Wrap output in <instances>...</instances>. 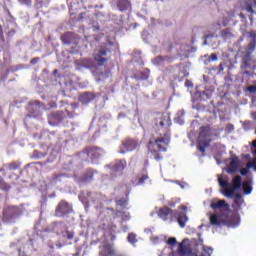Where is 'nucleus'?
<instances>
[{
  "mask_svg": "<svg viewBox=\"0 0 256 256\" xmlns=\"http://www.w3.org/2000/svg\"><path fill=\"white\" fill-rule=\"evenodd\" d=\"M155 128L158 131H165L160 134L158 138L150 139L148 142V151L151 153L156 161H161L163 156L161 153L167 151V145L171 143V134L169 133V127H171V118L169 115L163 113L159 114L155 119Z\"/></svg>",
  "mask_w": 256,
  "mask_h": 256,
  "instance_id": "1",
  "label": "nucleus"
},
{
  "mask_svg": "<svg viewBox=\"0 0 256 256\" xmlns=\"http://www.w3.org/2000/svg\"><path fill=\"white\" fill-rule=\"evenodd\" d=\"M114 47H115V44L110 42V43L104 44V45L100 46V48L94 50L93 59L99 67H103V65H105V63H107V61H109V59H111V53H113Z\"/></svg>",
  "mask_w": 256,
  "mask_h": 256,
  "instance_id": "2",
  "label": "nucleus"
},
{
  "mask_svg": "<svg viewBox=\"0 0 256 256\" xmlns=\"http://www.w3.org/2000/svg\"><path fill=\"white\" fill-rule=\"evenodd\" d=\"M241 181L242 179L240 175L235 176L232 179L231 188H229V182L227 180H224L223 177L218 178L220 187L224 188L222 193L225 197H233V195H235V191H239V189H241V186L243 185Z\"/></svg>",
  "mask_w": 256,
  "mask_h": 256,
  "instance_id": "3",
  "label": "nucleus"
},
{
  "mask_svg": "<svg viewBox=\"0 0 256 256\" xmlns=\"http://www.w3.org/2000/svg\"><path fill=\"white\" fill-rule=\"evenodd\" d=\"M105 155V150L98 146H90L86 147L82 152L78 154V157L82 159V161H97V159H101Z\"/></svg>",
  "mask_w": 256,
  "mask_h": 256,
  "instance_id": "4",
  "label": "nucleus"
},
{
  "mask_svg": "<svg viewBox=\"0 0 256 256\" xmlns=\"http://www.w3.org/2000/svg\"><path fill=\"white\" fill-rule=\"evenodd\" d=\"M22 213L23 211L19 206H6L2 211V221L3 223H15L21 217Z\"/></svg>",
  "mask_w": 256,
  "mask_h": 256,
  "instance_id": "5",
  "label": "nucleus"
},
{
  "mask_svg": "<svg viewBox=\"0 0 256 256\" xmlns=\"http://www.w3.org/2000/svg\"><path fill=\"white\" fill-rule=\"evenodd\" d=\"M141 146V142L135 138H125L121 141L120 153H131V151H135L139 149Z\"/></svg>",
  "mask_w": 256,
  "mask_h": 256,
  "instance_id": "6",
  "label": "nucleus"
},
{
  "mask_svg": "<svg viewBox=\"0 0 256 256\" xmlns=\"http://www.w3.org/2000/svg\"><path fill=\"white\" fill-rule=\"evenodd\" d=\"M209 128L202 126L200 128L199 136H198V144L197 149L200 153H205L206 149L209 147Z\"/></svg>",
  "mask_w": 256,
  "mask_h": 256,
  "instance_id": "7",
  "label": "nucleus"
},
{
  "mask_svg": "<svg viewBox=\"0 0 256 256\" xmlns=\"http://www.w3.org/2000/svg\"><path fill=\"white\" fill-rule=\"evenodd\" d=\"M53 231H55L60 239H68V241H72L73 237H75V232L67 230V226H65L63 222L54 223Z\"/></svg>",
  "mask_w": 256,
  "mask_h": 256,
  "instance_id": "8",
  "label": "nucleus"
},
{
  "mask_svg": "<svg viewBox=\"0 0 256 256\" xmlns=\"http://www.w3.org/2000/svg\"><path fill=\"white\" fill-rule=\"evenodd\" d=\"M73 213V205H71L67 200H61L55 209V217H65Z\"/></svg>",
  "mask_w": 256,
  "mask_h": 256,
  "instance_id": "9",
  "label": "nucleus"
},
{
  "mask_svg": "<svg viewBox=\"0 0 256 256\" xmlns=\"http://www.w3.org/2000/svg\"><path fill=\"white\" fill-rule=\"evenodd\" d=\"M65 112L59 111V112H53L48 115V123L52 127H55L56 125H59V123L63 122L65 120Z\"/></svg>",
  "mask_w": 256,
  "mask_h": 256,
  "instance_id": "10",
  "label": "nucleus"
},
{
  "mask_svg": "<svg viewBox=\"0 0 256 256\" xmlns=\"http://www.w3.org/2000/svg\"><path fill=\"white\" fill-rule=\"evenodd\" d=\"M158 217H160V219H162L163 221H167L168 219H173V217H177V211L165 206L159 209Z\"/></svg>",
  "mask_w": 256,
  "mask_h": 256,
  "instance_id": "11",
  "label": "nucleus"
},
{
  "mask_svg": "<svg viewBox=\"0 0 256 256\" xmlns=\"http://www.w3.org/2000/svg\"><path fill=\"white\" fill-rule=\"evenodd\" d=\"M95 173H97L96 170H93L92 168L87 169L82 176L79 177L78 183H91L93 181V177L95 176Z\"/></svg>",
  "mask_w": 256,
  "mask_h": 256,
  "instance_id": "12",
  "label": "nucleus"
},
{
  "mask_svg": "<svg viewBox=\"0 0 256 256\" xmlns=\"http://www.w3.org/2000/svg\"><path fill=\"white\" fill-rule=\"evenodd\" d=\"M28 112L30 113V117H39V113L41 112V102H30L28 104Z\"/></svg>",
  "mask_w": 256,
  "mask_h": 256,
  "instance_id": "13",
  "label": "nucleus"
},
{
  "mask_svg": "<svg viewBox=\"0 0 256 256\" xmlns=\"http://www.w3.org/2000/svg\"><path fill=\"white\" fill-rule=\"evenodd\" d=\"M47 151H49V147L42 145L40 146V150H34L32 153V159H44L47 157Z\"/></svg>",
  "mask_w": 256,
  "mask_h": 256,
  "instance_id": "14",
  "label": "nucleus"
},
{
  "mask_svg": "<svg viewBox=\"0 0 256 256\" xmlns=\"http://www.w3.org/2000/svg\"><path fill=\"white\" fill-rule=\"evenodd\" d=\"M210 224L216 227H221V225H228V222L226 219L221 218V216L213 214L210 216Z\"/></svg>",
  "mask_w": 256,
  "mask_h": 256,
  "instance_id": "15",
  "label": "nucleus"
},
{
  "mask_svg": "<svg viewBox=\"0 0 256 256\" xmlns=\"http://www.w3.org/2000/svg\"><path fill=\"white\" fill-rule=\"evenodd\" d=\"M149 75H151V70L144 68L143 71L134 74L133 79H136L137 81H147Z\"/></svg>",
  "mask_w": 256,
  "mask_h": 256,
  "instance_id": "16",
  "label": "nucleus"
},
{
  "mask_svg": "<svg viewBox=\"0 0 256 256\" xmlns=\"http://www.w3.org/2000/svg\"><path fill=\"white\" fill-rule=\"evenodd\" d=\"M242 189L244 195H251L253 193V179L250 178L242 183Z\"/></svg>",
  "mask_w": 256,
  "mask_h": 256,
  "instance_id": "17",
  "label": "nucleus"
},
{
  "mask_svg": "<svg viewBox=\"0 0 256 256\" xmlns=\"http://www.w3.org/2000/svg\"><path fill=\"white\" fill-rule=\"evenodd\" d=\"M239 169V158L237 156H233L231 162L229 163L227 173H237Z\"/></svg>",
  "mask_w": 256,
  "mask_h": 256,
  "instance_id": "18",
  "label": "nucleus"
},
{
  "mask_svg": "<svg viewBox=\"0 0 256 256\" xmlns=\"http://www.w3.org/2000/svg\"><path fill=\"white\" fill-rule=\"evenodd\" d=\"M211 209L217 210V209H223V207H226V209H229V204L225 202V200H212L210 203Z\"/></svg>",
  "mask_w": 256,
  "mask_h": 256,
  "instance_id": "19",
  "label": "nucleus"
},
{
  "mask_svg": "<svg viewBox=\"0 0 256 256\" xmlns=\"http://www.w3.org/2000/svg\"><path fill=\"white\" fill-rule=\"evenodd\" d=\"M60 39L64 45H71V43H73V39H75V35L72 32H66L61 35Z\"/></svg>",
  "mask_w": 256,
  "mask_h": 256,
  "instance_id": "20",
  "label": "nucleus"
},
{
  "mask_svg": "<svg viewBox=\"0 0 256 256\" xmlns=\"http://www.w3.org/2000/svg\"><path fill=\"white\" fill-rule=\"evenodd\" d=\"M127 167V161L125 160H120L114 166L112 167V171L115 173H123L125 171V168Z\"/></svg>",
  "mask_w": 256,
  "mask_h": 256,
  "instance_id": "21",
  "label": "nucleus"
},
{
  "mask_svg": "<svg viewBox=\"0 0 256 256\" xmlns=\"http://www.w3.org/2000/svg\"><path fill=\"white\" fill-rule=\"evenodd\" d=\"M145 181H149V173L146 168L142 171L141 176L136 179V185H145Z\"/></svg>",
  "mask_w": 256,
  "mask_h": 256,
  "instance_id": "22",
  "label": "nucleus"
},
{
  "mask_svg": "<svg viewBox=\"0 0 256 256\" xmlns=\"http://www.w3.org/2000/svg\"><path fill=\"white\" fill-rule=\"evenodd\" d=\"M117 7L119 11H127L131 8V2L129 0H119L117 2Z\"/></svg>",
  "mask_w": 256,
  "mask_h": 256,
  "instance_id": "23",
  "label": "nucleus"
},
{
  "mask_svg": "<svg viewBox=\"0 0 256 256\" xmlns=\"http://www.w3.org/2000/svg\"><path fill=\"white\" fill-rule=\"evenodd\" d=\"M178 217V223L180 225V227L183 229L185 228L186 223L189 221V217H187V214L180 212L179 214H177Z\"/></svg>",
  "mask_w": 256,
  "mask_h": 256,
  "instance_id": "24",
  "label": "nucleus"
},
{
  "mask_svg": "<svg viewBox=\"0 0 256 256\" xmlns=\"http://www.w3.org/2000/svg\"><path fill=\"white\" fill-rule=\"evenodd\" d=\"M96 97H97V95H95V93L85 92L82 95L81 99H82L83 103H85L87 105V103H91V101H93Z\"/></svg>",
  "mask_w": 256,
  "mask_h": 256,
  "instance_id": "25",
  "label": "nucleus"
},
{
  "mask_svg": "<svg viewBox=\"0 0 256 256\" xmlns=\"http://www.w3.org/2000/svg\"><path fill=\"white\" fill-rule=\"evenodd\" d=\"M64 179H69V174L67 173H57L52 177L53 183H61Z\"/></svg>",
  "mask_w": 256,
  "mask_h": 256,
  "instance_id": "26",
  "label": "nucleus"
},
{
  "mask_svg": "<svg viewBox=\"0 0 256 256\" xmlns=\"http://www.w3.org/2000/svg\"><path fill=\"white\" fill-rule=\"evenodd\" d=\"M79 199L82 203H84V205H88L90 201H93V203L95 201V199L91 198V192L82 193L79 196Z\"/></svg>",
  "mask_w": 256,
  "mask_h": 256,
  "instance_id": "27",
  "label": "nucleus"
},
{
  "mask_svg": "<svg viewBox=\"0 0 256 256\" xmlns=\"http://www.w3.org/2000/svg\"><path fill=\"white\" fill-rule=\"evenodd\" d=\"M100 255L102 256H114L115 250L112 249L109 245H104L102 251L100 252Z\"/></svg>",
  "mask_w": 256,
  "mask_h": 256,
  "instance_id": "28",
  "label": "nucleus"
},
{
  "mask_svg": "<svg viewBox=\"0 0 256 256\" xmlns=\"http://www.w3.org/2000/svg\"><path fill=\"white\" fill-rule=\"evenodd\" d=\"M116 207H120V209H126L127 205H129V198L126 196V198H120L118 200H115Z\"/></svg>",
  "mask_w": 256,
  "mask_h": 256,
  "instance_id": "29",
  "label": "nucleus"
},
{
  "mask_svg": "<svg viewBox=\"0 0 256 256\" xmlns=\"http://www.w3.org/2000/svg\"><path fill=\"white\" fill-rule=\"evenodd\" d=\"M6 167L8 171H17V169H21V162H10L6 165Z\"/></svg>",
  "mask_w": 256,
  "mask_h": 256,
  "instance_id": "30",
  "label": "nucleus"
},
{
  "mask_svg": "<svg viewBox=\"0 0 256 256\" xmlns=\"http://www.w3.org/2000/svg\"><path fill=\"white\" fill-rule=\"evenodd\" d=\"M230 37H233V32H232L231 28H226L221 31L222 39H230Z\"/></svg>",
  "mask_w": 256,
  "mask_h": 256,
  "instance_id": "31",
  "label": "nucleus"
},
{
  "mask_svg": "<svg viewBox=\"0 0 256 256\" xmlns=\"http://www.w3.org/2000/svg\"><path fill=\"white\" fill-rule=\"evenodd\" d=\"M11 186L0 176V191H9Z\"/></svg>",
  "mask_w": 256,
  "mask_h": 256,
  "instance_id": "32",
  "label": "nucleus"
},
{
  "mask_svg": "<svg viewBox=\"0 0 256 256\" xmlns=\"http://www.w3.org/2000/svg\"><path fill=\"white\" fill-rule=\"evenodd\" d=\"M36 9H43V7H49V0H39L35 4Z\"/></svg>",
  "mask_w": 256,
  "mask_h": 256,
  "instance_id": "33",
  "label": "nucleus"
},
{
  "mask_svg": "<svg viewBox=\"0 0 256 256\" xmlns=\"http://www.w3.org/2000/svg\"><path fill=\"white\" fill-rule=\"evenodd\" d=\"M234 197H235L234 199L235 205H237L238 207H241V205H243V196L241 194H235Z\"/></svg>",
  "mask_w": 256,
  "mask_h": 256,
  "instance_id": "34",
  "label": "nucleus"
},
{
  "mask_svg": "<svg viewBox=\"0 0 256 256\" xmlns=\"http://www.w3.org/2000/svg\"><path fill=\"white\" fill-rule=\"evenodd\" d=\"M178 252L180 255H187L189 253L187 246H185L183 243L179 244Z\"/></svg>",
  "mask_w": 256,
  "mask_h": 256,
  "instance_id": "35",
  "label": "nucleus"
},
{
  "mask_svg": "<svg viewBox=\"0 0 256 256\" xmlns=\"http://www.w3.org/2000/svg\"><path fill=\"white\" fill-rule=\"evenodd\" d=\"M128 241L129 243H132V244L137 243V235H135L134 233H130L128 235Z\"/></svg>",
  "mask_w": 256,
  "mask_h": 256,
  "instance_id": "36",
  "label": "nucleus"
},
{
  "mask_svg": "<svg viewBox=\"0 0 256 256\" xmlns=\"http://www.w3.org/2000/svg\"><path fill=\"white\" fill-rule=\"evenodd\" d=\"M248 168L253 167L254 171H256V156L253 158V160L247 164Z\"/></svg>",
  "mask_w": 256,
  "mask_h": 256,
  "instance_id": "37",
  "label": "nucleus"
},
{
  "mask_svg": "<svg viewBox=\"0 0 256 256\" xmlns=\"http://www.w3.org/2000/svg\"><path fill=\"white\" fill-rule=\"evenodd\" d=\"M167 244L168 245H177V238H175V237L169 238L167 241Z\"/></svg>",
  "mask_w": 256,
  "mask_h": 256,
  "instance_id": "38",
  "label": "nucleus"
},
{
  "mask_svg": "<svg viewBox=\"0 0 256 256\" xmlns=\"http://www.w3.org/2000/svg\"><path fill=\"white\" fill-rule=\"evenodd\" d=\"M21 5H27L28 7L31 6V0H18Z\"/></svg>",
  "mask_w": 256,
  "mask_h": 256,
  "instance_id": "39",
  "label": "nucleus"
},
{
  "mask_svg": "<svg viewBox=\"0 0 256 256\" xmlns=\"http://www.w3.org/2000/svg\"><path fill=\"white\" fill-rule=\"evenodd\" d=\"M0 39L5 43V35L3 34V27L0 25Z\"/></svg>",
  "mask_w": 256,
  "mask_h": 256,
  "instance_id": "40",
  "label": "nucleus"
},
{
  "mask_svg": "<svg viewBox=\"0 0 256 256\" xmlns=\"http://www.w3.org/2000/svg\"><path fill=\"white\" fill-rule=\"evenodd\" d=\"M249 167H247L246 166V168H242L241 170H240V173H241V175H243V176H245V175H247V173H249Z\"/></svg>",
  "mask_w": 256,
  "mask_h": 256,
  "instance_id": "41",
  "label": "nucleus"
},
{
  "mask_svg": "<svg viewBox=\"0 0 256 256\" xmlns=\"http://www.w3.org/2000/svg\"><path fill=\"white\" fill-rule=\"evenodd\" d=\"M39 61H40V58L39 57H35V58L31 59L30 64L37 65V63H39Z\"/></svg>",
  "mask_w": 256,
  "mask_h": 256,
  "instance_id": "42",
  "label": "nucleus"
},
{
  "mask_svg": "<svg viewBox=\"0 0 256 256\" xmlns=\"http://www.w3.org/2000/svg\"><path fill=\"white\" fill-rule=\"evenodd\" d=\"M247 90L249 91V93H256V86L251 85L247 88Z\"/></svg>",
  "mask_w": 256,
  "mask_h": 256,
  "instance_id": "43",
  "label": "nucleus"
},
{
  "mask_svg": "<svg viewBox=\"0 0 256 256\" xmlns=\"http://www.w3.org/2000/svg\"><path fill=\"white\" fill-rule=\"evenodd\" d=\"M211 60L217 61V54H211Z\"/></svg>",
  "mask_w": 256,
  "mask_h": 256,
  "instance_id": "44",
  "label": "nucleus"
},
{
  "mask_svg": "<svg viewBox=\"0 0 256 256\" xmlns=\"http://www.w3.org/2000/svg\"><path fill=\"white\" fill-rule=\"evenodd\" d=\"M251 117L254 121H256V111L251 113Z\"/></svg>",
  "mask_w": 256,
  "mask_h": 256,
  "instance_id": "45",
  "label": "nucleus"
},
{
  "mask_svg": "<svg viewBox=\"0 0 256 256\" xmlns=\"http://www.w3.org/2000/svg\"><path fill=\"white\" fill-rule=\"evenodd\" d=\"M83 15H85V13H81L79 19H83Z\"/></svg>",
  "mask_w": 256,
  "mask_h": 256,
  "instance_id": "46",
  "label": "nucleus"
},
{
  "mask_svg": "<svg viewBox=\"0 0 256 256\" xmlns=\"http://www.w3.org/2000/svg\"><path fill=\"white\" fill-rule=\"evenodd\" d=\"M147 165H149V160H146V162H145L146 167H147Z\"/></svg>",
  "mask_w": 256,
  "mask_h": 256,
  "instance_id": "47",
  "label": "nucleus"
},
{
  "mask_svg": "<svg viewBox=\"0 0 256 256\" xmlns=\"http://www.w3.org/2000/svg\"><path fill=\"white\" fill-rule=\"evenodd\" d=\"M125 217H126V220H127V221H129V216H128V215H126Z\"/></svg>",
  "mask_w": 256,
  "mask_h": 256,
  "instance_id": "48",
  "label": "nucleus"
},
{
  "mask_svg": "<svg viewBox=\"0 0 256 256\" xmlns=\"http://www.w3.org/2000/svg\"><path fill=\"white\" fill-rule=\"evenodd\" d=\"M108 209V211H113V209L112 208H107Z\"/></svg>",
  "mask_w": 256,
  "mask_h": 256,
  "instance_id": "49",
  "label": "nucleus"
},
{
  "mask_svg": "<svg viewBox=\"0 0 256 256\" xmlns=\"http://www.w3.org/2000/svg\"><path fill=\"white\" fill-rule=\"evenodd\" d=\"M51 107H57V104L52 105Z\"/></svg>",
  "mask_w": 256,
  "mask_h": 256,
  "instance_id": "50",
  "label": "nucleus"
},
{
  "mask_svg": "<svg viewBox=\"0 0 256 256\" xmlns=\"http://www.w3.org/2000/svg\"><path fill=\"white\" fill-rule=\"evenodd\" d=\"M89 9H93V6H89Z\"/></svg>",
  "mask_w": 256,
  "mask_h": 256,
  "instance_id": "51",
  "label": "nucleus"
},
{
  "mask_svg": "<svg viewBox=\"0 0 256 256\" xmlns=\"http://www.w3.org/2000/svg\"><path fill=\"white\" fill-rule=\"evenodd\" d=\"M171 49H173V46H170V51H171Z\"/></svg>",
  "mask_w": 256,
  "mask_h": 256,
  "instance_id": "52",
  "label": "nucleus"
},
{
  "mask_svg": "<svg viewBox=\"0 0 256 256\" xmlns=\"http://www.w3.org/2000/svg\"><path fill=\"white\" fill-rule=\"evenodd\" d=\"M94 7H96V8H97L98 6H97V5H95Z\"/></svg>",
  "mask_w": 256,
  "mask_h": 256,
  "instance_id": "53",
  "label": "nucleus"
}]
</instances>
